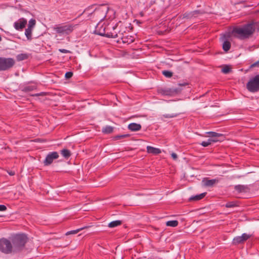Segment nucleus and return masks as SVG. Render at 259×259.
<instances>
[{
	"label": "nucleus",
	"mask_w": 259,
	"mask_h": 259,
	"mask_svg": "<svg viewBox=\"0 0 259 259\" xmlns=\"http://www.w3.org/2000/svg\"><path fill=\"white\" fill-rule=\"evenodd\" d=\"M94 5L88 7L78 17H80L83 13H87L89 16H92L93 18L101 22L106 18L107 13L109 11V8L106 5L100 6L92 11Z\"/></svg>",
	"instance_id": "1"
},
{
	"label": "nucleus",
	"mask_w": 259,
	"mask_h": 259,
	"mask_svg": "<svg viewBox=\"0 0 259 259\" xmlns=\"http://www.w3.org/2000/svg\"><path fill=\"white\" fill-rule=\"evenodd\" d=\"M252 25L249 23L242 26L234 28L233 32L238 35V38L243 39L249 38L254 33Z\"/></svg>",
	"instance_id": "2"
},
{
	"label": "nucleus",
	"mask_w": 259,
	"mask_h": 259,
	"mask_svg": "<svg viewBox=\"0 0 259 259\" xmlns=\"http://www.w3.org/2000/svg\"><path fill=\"white\" fill-rule=\"evenodd\" d=\"M28 239L27 236L24 234H17L13 236L11 240L13 243V251L21 250L24 247Z\"/></svg>",
	"instance_id": "3"
},
{
	"label": "nucleus",
	"mask_w": 259,
	"mask_h": 259,
	"mask_svg": "<svg viewBox=\"0 0 259 259\" xmlns=\"http://www.w3.org/2000/svg\"><path fill=\"white\" fill-rule=\"evenodd\" d=\"M246 88L251 93L259 91V74L256 75L249 79L246 84Z\"/></svg>",
	"instance_id": "4"
},
{
	"label": "nucleus",
	"mask_w": 259,
	"mask_h": 259,
	"mask_svg": "<svg viewBox=\"0 0 259 259\" xmlns=\"http://www.w3.org/2000/svg\"><path fill=\"white\" fill-rule=\"evenodd\" d=\"M15 61L12 58L0 57V71L8 70L13 67Z\"/></svg>",
	"instance_id": "5"
},
{
	"label": "nucleus",
	"mask_w": 259,
	"mask_h": 259,
	"mask_svg": "<svg viewBox=\"0 0 259 259\" xmlns=\"http://www.w3.org/2000/svg\"><path fill=\"white\" fill-rule=\"evenodd\" d=\"M76 25H77V24L58 25L54 28V30L56 31L57 33L59 34H69L73 31L74 27Z\"/></svg>",
	"instance_id": "6"
},
{
	"label": "nucleus",
	"mask_w": 259,
	"mask_h": 259,
	"mask_svg": "<svg viewBox=\"0 0 259 259\" xmlns=\"http://www.w3.org/2000/svg\"><path fill=\"white\" fill-rule=\"evenodd\" d=\"M0 250L7 254L11 253L13 250L11 241L6 238L0 239Z\"/></svg>",
	"instance_id": "7"
},
{
	"label": "nucleus",
	"mask_w": 259,
	"mask_h": 259,
	"mask_svg": "<svg viewBox=\"0 0 259 259\" xmlns=\"http://www.w3.org/2000/svg\"><path fill=\"white\" fill-rule=\"evenodd\" d=\"M158 94L162 96H172L179 93L178 89L159 87L157 89Z\"/></svg>",
	"instance_id": "8"
},
{
	"label": "nucleus",
	"mask_w": 259,
	"mask_h": 259,
	"mask_svg": "<svg viewBox=\"0 0 259 259\" xmlns=\"http://www.w3.org/2000/svg\"><path fill=\"white\" fill-rule=\"evenodd\" d=\"M110 30L109 25L106 26L99 23L96 26L95 32L99 35L107 37V32Z\"/></svg>",
	"instance_id": "9"
},
{
	"label": "nucleus",
	"mask_w": 259,
	"mask_h": 259,
	"mask_svg": "<svg viewBox=\"0 0 259 259\" xmlns=\"http://www.w3.org/2000/svg\"><path fill=\"white\" fill-rule=\"evenodd\" d=\"M122 35V32L118 27L117 25H115L110 27V30L107 32V37L108 38H116L120 37Z\"/></svg>",
	"instance_id": "10"
},
{
	"label": "nucleus",
	"mask_w": 259,
	"mask_h": 259,
	"mask_svg": "<svg viewBox=\"0 0 259 259\" xmlns=\"http://www.w3.org/2000/svg\"><path fill=\"white\" fill-rule=\"evenodd\" d=\"M58 157L59 154L57 152L54 151L49 153L44 161V165L48 166L50 165L53 163L54 159H56Z\"/></svg>",
	"instance_id": "11"
},
{
	"label": "nucleus",
	"mask_w": 259,
	"mask_h": 259,
	"mask_svg": "<svg viewBox=\"0 0 259 259\" xmlns=\"http://www.w3.org/2000/svg\"><path fill=\"white\" fill-rule=\"evenodd\" d=\"M251 235L243 233L240 236H236L233 240V243L235 245H238L243 243L245 241L250 238Z\"/></svg>",
	"instance_id": "12"
},
{
	"label": "nucleus",
	"mask_w": 259,
	"mask_h": 259,
	"mask_svg": "<svg viewBox=\"0 0 259 259\" xmlns=\"http://www.w3.org/2000/svg\"><path fill=\"white\" fill-rule=\"evenodd\" d=\"M27 20L24 18H20L14 23V27L17 30H22L27 24Z\"/></svg>",
	"instance_id": "13"
},
{
	"label": "nucleus",
	"mask_w": 259,
	"mask_h": 259,
	"mask_svg": "<svg viewBox=\"0 0 259 259\" xmlns=\"http://www.w3.org/2000/svg\"><path fill=\"white\" fill-rule=\"evenodd\" d=\"M205 13L203 10H195L189 13H185L184 14V18L188 19H191L193 17H196L198 15H202Z\"/></svg>",
	"instance_id": "14"
},
{
	"label": "nucleus",
	"mask_w": 259,
	"mask_h": 259,
	"mask_svg": "<svg viewBox=\"0 0 259 259\" xmlns=\"http://www.w3.org/2000/svg\"><path fill=\"white\" fill-rule=\"evenodd\" d=\"M119 38L121 40L123 44H130L133 42L135 40L134 36L130 35H124L122 32V35H120Z\"/></svg>",
	"instance_id": "15"
},
{
	"label": "nucleus",
	"mask_w": 259,
	"mask_h": 259,
	"mask_svg": "<svg viewBox=\"0 0 259 259\" xmlns=\"http://www.w3.org/2000/svg\"><path fill=\"white\" fill-rule=\"evenodd\" d=\"M218 182V179H215L209 180L208 178H204L203 179L202 181V183H203V185L205 187H212L215 183H217Z\"/></svg>",
	"instance_id": "16"
},
{
	"label": "nucleus",
	"mask_w": 259,
	"mask_h": 259,
	"mask_svg": "<svg viewBox=\"0 0 259 259\" xmlns=\"http://www.w3.org/2000/svg\"><path fill=\"white\" fill-rule=\"evenodd\" d=\"M141 128V125L137 123H131L128 125V130L132 132H137L140 131Z\"/></svg>",
	"instance_id": "17"
},
{
	"label": "nucleus",
	"mask_w": 259,
	"mask_h": 259,
	"mask_svg": "<svg viewBox=\"0 0 259 259\" xmlns=\"http://www.w3.org/2000/svg\"><path fill=\"white\" fill-rule=\"evenodd\" d=\"M234 189L239 193L247 192L249 191V189L247 186L238 185L234 187Z\"/></svg>",
	"instance_id": "18"
},
{
	"label": "nucleus",
	"mask_w": 259,
	"mask_h": 259,
	"mask_svg": "<svg viewBox=\"0 0 259 259\" xmlns=\"http://www.w3.org/2000/svg\"><path fill=\"white\" fill-rule=\"evenodd\" d=\"M147 151L148 153H151L154 155H157L161 153V150L160 149L150 146H148L147 147Z\"/></svg>",
	"instance_id": "19"
},
{
	"label": "nucleus",
	"mask_w": 259,
	"mask_h": 259,
	"mask_svg": "<svg viewBox=\"0 0 259 259\" xmlns=\"http://www.w3.org/2000/svg\"><path fill=\"white\" fill-rule=\"evenodd\" d=\"M206 134H207V137H209L210 138H224L223 134L217 133L214 132H209Z\"/></svg>",
	"instance_id": "20"
},
{
	"label": "nucleus",
	"mask_w": 259,
	"mask_h": 259,
	"mask_svg": "<svg viewBox=\"0 0 259 259\" xmlns=\"http://www.w3.org/2000/svg\"><path fill=\"white\" fill-rule=\"evenodd\" d=\"M206 194V192L202 193L200 194L195 195V196H192L190 198L189 200L190 201H197L202 199L204 198Z\"/></svg>",
	"instance_id": "21"
},
{
	"label": "nucleus",
	"mask_w": 259,
	"mask_h": 259,
	"mask_svg": "<svg viewBox=\"0 0 259 259\" xmlns=\"http://www.w3.org/2000/svg\"><path fill=\"white\" fill-rule=\"evenodd\" d=\"M29 56L27 54L22 53L16 56V59L18 61H22L28 58Z\"/></svg>",
	"instance_id": "22"
},
{
	"label": "nucleus",
	"mask_w": 259,
	"mask_h": 259,
	"mask_svg": "<svg viewBox=\"0 0 259 259\" xmlns=\"http://www.w3.org/2000/svg\"><path fill=\"white\" fill-rule=\"evenodd\" d=\"M231 46V42L228 40H225L223 44V49L225 52H227L230 49Z\"/></svg>",
	"instance_id": "23"
},
{
	"label": "nucleus",
	"mask_w": 259,
	"mask_h": 259,
	"mask_svg": "<svg viewBox=\"0 0 259 259\" xmlns=\"http://www.w3.org/2000/svg\"><path fill=\"white\" fill-rule=\"evenodd\" d=\"M60 153L66 159H68L71 156L70 151L66 149L61 150Z\"/></svg>",
	"instance_id": "24"
},
{
	"label": "nucleus",
	"mask_w": 259,
	"mask_h": 259,
	"mask_svg": "<svg viewBox=\"0 0 259 259\" xmlns=\"http://www.w3.org/2000/svg\"><path fill=\"white\" fill-rule=\"evenodd\" d=\"M113 131V127L111 126L107 125L105 127H104L102 130V132L104 134H110L112 133Z\"/></svg>",
	"instance_id": "25"
},
{
	"label": "nucleus",
	"mask_w": 259,
	"mask_h": 259,
	"mask_svg": "<svg viewBox=\"0 0 259 259\" xmlns=\"http://www.w3.org/2000/svg\"><path fill=\"white\" fill-rule=\"evenodd\" d=\"M122 224V221L119 220L114 221L110 222L108 226L109 228H114Z\"/></svg>",
	"instance_id": "26"
},
{
	"label": "nucleus",
	"mask_w": 259,
	"mask_h": 259,
	"mask_svg": "<svg viewBox=\"0 0 259 259\" xmlns=\"http://www.w3.org/2000/svg\"><path fill=\"white\" fill-rule=\"evenodd\" d=\"M225 206L227 208H232L238 206L239 204L237 201H230L227 202Z\"/></svg>",
	"instance_id": "27"
},
{
	"label": "nucleus",
	"mask_w": 259,
	"mask_h": 259,
	"mask_svg": "<svg viewBox=\"0 0 259 259\" xmlns=\"http://www.w3.org/2000/svg\"><path fill=\"white\" fill-rule=\"evenodd\" d=\"M179 224V222L177 220L168 221L166 223L167 226H170L172 227H177Z\"/></svg>",
	"instance_id": "28"
},
{
	"label": "nucleus",
	"mask_w": 259,
	"mask_h": 259,
	"mask_svg": "<svg viewBox=\"0 0 259 259\" xmlns=\"http://www.w3.org/2000/svg\"><path fill=\"white\" fill-rule=\"evenodd\" d=\"M88 227H84L80 228L79 229H77L75 230L68 231L66 233L65 235L68 236V235H71V234H75L77 233L78 232H79L80 231L83 230L84 228H87Z\"/></svg>",
	"instance_id": "29"
},
{
	"label": "nucleus",
	"mask_w": 259,
	"mask_h": 259,
	"mask_svg": "<svg viewBox=\"0 0 259 259\" xmlns=\"http://www.w3.org/2000/svg\"><path fill=\"white\" fill-rule=\"evenodd\" d=\"M32 30H31L29 28H26L25 29V35H26L27 39L28 40L32 39Z\"/></svg>",
	"instance_id": "30"
},
{
	"label": "nucleus",
	"mask_w": 259,
	"mask_h": 259,
	"mask_svg": "<svg viewBox=\"0 0 259 259\" xmlns=\"http://www.w3.org/2000/svg\"><path fill=\"white\" fill-rule=\"evenodd\" d=\"M36 89V87L35 85H29V86H26V87H24L22 89V91H23L24 92H28L32 91L35 90Z\"/></svg>",
	"instance_id": "31"
},
{
	"label": "nucleus",
	"mask_w": 259,
	"mask_h": 259,
	"mask_svg": "<svg viewBox=\"0 0 259 259\" xmlns=\"http://www.w3.org/2000/svg\"><path fill=\"white\" fill-rule=\"evenodd\" d=\"M130 136V134H124V135H117L115 136H114L113 137V139L115 141L119 140L120 139H124L125 138H127Z\"/></svg>",
	"instance_id": "32"
},
{
	"label": "nucleus",
	"mask_w": 259,
	"mask_h": 259,
	"mask_svg": "<svg viewBox=\"0 0 259 259\" xmlns=\"http://www.w3.org/2000/svg\"><path fill=\"white\" fill-rule=\"evenodd\" d=\"M36 23V21L34 19H31L29 20L28 22V25L27 28H29L31 30H32L33 27H34Z\"/></svg>",
	"instance_id": "33"
},
{
	"label": "nucleus",
	"mask_w": 259,
	"mask_h": 259,
	"mask_svg": "<svg viewBox=\"0 0 259 259\" xmlns=\"http://www.w3.org/2000/svg\"><path fill=\"white\" fill-rule=\"evenodd\" d=\"M162 74L167 78H170L172 76V72L168 70H163L162 72Z\"/></svg>",
	"instance_id": "34"
},
{
	"label": "nucleus",
	"mask_w": 259,
	"mask_h": 259,
	"mask_svg": "<svg viewBox=\"0 0 259 259\" xmlns=\"http://www.w3.org/2000/svg\"><path fill=\"white\" fill-rule=\"evenodd\" d=\"M231 71V68L228 65L224 66L222 70V72L225 74L229 73Z\"/></svg>",
	"instance_id": "35"
},
{
	"label": "nucleus",
	"mask_w": 259,
	"mask_h": 259,
	"mask_svg": "<svg viewBox=\"0 0 259 259\" xmlns=\"http://www.w3.org/2000/svg\"><path fill=\"white\" fill-rule=\"evenodd\" d=\"M252 25V27H253L254 32L255 30H257L259 31V21L256 22H251L250 23Z\"/></svg>",
	"instance_id": "36"
},
{
	"label": "nucleus",
	"mask_w": 259,
	"mask_h": 259,
	"mask_svg": "<svg viewBox=\"0 0 259 259\" xmlns=\"http://www.w3.org/2000/svg\"><path fill=\"white\" fill-rule=\"evenodd\" d=\"M163 116L164 118H174V117H175L177 116V114H166L163 115Z\"/></svg>",
	"instance_id": "37"
},
{
	"label": "nucleus",
	"mask_w": 259,
	"mask_h": 259,
	"mask_svg": "<svg viewBox=\"0 0 259 259\" xmlns=\"http://www.w3.org/2000/svg\"><path fill=\"white\" fill-rule=\"evenodd\" d=\"M47 95V93L46 92H41L40 93H37L31 95V96L33 97H37V96H44Z\"/></svg>",
	"instance_id": "38"
},
{
	"label": "nucleus",
	"mask_w": 259,
	"mask_h": 259,
	"mask_svg": "<svg viewBox=\"0 0 259 259\" xmlns=\"http://www.w3.org/2000/svg\"><path fill=\"white\" fill-rule=\"evenodd\" d=\"M73 75V73L72 72H67L65 73V76L66 78H71Z\"/></svg>",
	"instance_id": "39"
},
{
	"label": "nucleus",
	"mask_w": 259,
	"mask_h": 259,
	"mask_svg": "<svg viewBox=\"0 0 259 259\" xmlns=\"http://www.w3.org/2000/svg\"><path fill=\"white\" fill-rule=\"evenodd\" d=\"M257 67L259 68V60L254 62L250 65V68Z\"/></svg>",
	"instance_id": "40"
},
{
	"label": "nucleus",
	"mask_w": 259,
	"mask_h": 259,
	"mask_svg": "<svg viewBox=\"0 0 259 259\" xmlns=\"http://www.w3.org/2000/svg\"><path fill=\"white\" fill-rule=\"evenodd\" d=\"M59 51L61 53H66V54L71 53L70 51L66 50V49H59Z\"/></svg>",
	"instance_id": "41"
},
{
	"label": "nucleus",
	"mask_w": 259,
	"mask_h": 259,
	"mask_svg": "<svg viewBox=\"0 0 259 259\" xmlns=\"http://www.w3.org/2000/svg\"><path fill=\"white\" fill-rule=\"evenodd\" d=\"M216 140H212L211 139V138H209L207 140V141H206L207 142V143L209 144V145H211L212 143H216Z\"/></svg>",
	"instance_id": "42"
},
{
	"label": "nucleus",
	"mask_w": 259,
	"mask_h": 259,
	"mask_svg": "<svg viewBox=\"0 0 259 259\" xmlns=\"http://www.w3.org/2000/svg\"><path fill=\"white\" fill-rule=\"evenodd\" d=\"M7 210V207L5 205H0V211H3Z\"/></svg>",
	"instance_id": "43"
},
{
	"label": "nucleus",
	"mask_w": 259,
	"mask_h": 259,
	"mask_svg": "<svg viewBox=\"0 0 259 259\" xmlns=\"http://www.w3.org/2000/svg\"><path fill=\"white\" fill-rule=\"evenodd\" d=\"M171 157L173 158L174 160H177L178 158L177 154L175 153H172L171 154Z\"/></svg>",
	"instance_id": "44"
},
{
	"label": "nucleus",
	"mask_w": 259,
	"mask_h": 259,
	"mask_svg": "<svg viewBox=\"0 0 259 259\" xmlns=\"http://www.w3.org/2000/svg\"><path fill=\"white\" fill-rule=\"evenodd\" d=\"M200 145L203 147H207V146H209V144L207 143V142L206 141L202 142V143L200 144Z\"/></svg>",
	"instance_id": "45"
},
{
	"label": "nucleus",
	"mask_w": 259,
	"mask_h": 259,
	"mask_svg": "<svg viewBox=\"0 0 259 259\" xmlns=\"http://www.w3.org/2000/svg\"><path fill=\"white\" fill-rule=\"evenodd\" d=\"M211 139L215 140L217 141L216 142H221V141H223L224 138H211Z\"/></svg>",
	"instance_id": "46"
},
{
	"label": "nucleus",
	"mask_w": 259,
	"mask_h": 259,
	"mask_svg": "<svg viewBox=\"0 0 259 259\" xmlns=\"http://www.w3.org/2000/svg\"><path fill=\"white\" fill-rule=\"evenodd\" d=\"M9 175L11 176H13V175H14V172L11 171L10 172H9Z\"/></svg>",
	"instance_id": "47"
},
{
	"label": "nucleus",
	"mask_w": 259,
	"mask_h": 259,
	"mask_svg": "<svg viewBox=\"0 0 259 259\" xmlns=\"http://www.w3.org/2000/svg\"><path fill=\"white\" fill-rule=\"evenodd\" d=\"M1 40H2V37H1V36L0 35V41H1Z\"/></svg>",
	"instance_id": "48"
}]
</instances>
